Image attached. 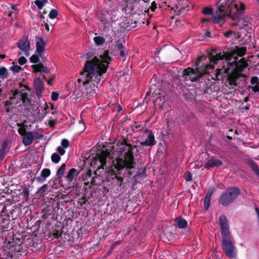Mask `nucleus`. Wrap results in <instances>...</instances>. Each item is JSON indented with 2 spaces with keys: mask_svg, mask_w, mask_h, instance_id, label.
Listing matches in <instances>:
<instances>
[{
  "mask_svg": "<svg viewBox=\"0 0 259 259\" xmlns=\"http://www.w3.org/2000/svg\"><path fill=\"white\" fill-rule=\"evenodd\" d=\"M117 145L122 146L119 148L118 151L119 154H123V157H116L112 161V164L110 166L107 172L110 177H114L117 181L119 185H121L123 181V177L121 176L120 171L125 168L128 174L131 175L130 171L134 168L136 162L133 152V145H132L127 137H122V141H119Z\"/></svg>",
  "mask_w": 259,
  "mask_h": 259,
  "instance_id": "obj_1",
  "label": "nucleus"
},
{
  "mask_svg": "<svg viewBox=\"0 0 259 259\" xmlns=\"http://www.w3.org/2000/svg\"><path fill=\"white\" fill-rule=\"evenodd\" d=\"M100 57L101 59L95 56L92 60L85 62L83 70L80 72L82 77L77 80L79 83L83 81L84 84L91 83L94 87H97L111 61L109 50H105L103 54L100 55Z\"/></svg>",
  "mask_w": 259,
  "mask_h": 259,
  "instance_id": "obj_2",
  "label": "nucleus"
},
{
  "mask_svg": "<svg viewBox=\"0 0 259 259\" xmlns=\"http://www.w3.org/2000/svg\"><path fill=\"white\" fill-rule=\"evenodd\" d=\"M206 60V56H199L195 62V68L189 67L183 70L182 80L184 81L196 82L203 75L209 73L214 69V66L205 62Z\"/></svg>",
  "mask_w": 259,
  "mask_h": 259,
  "instance_id": "obj_3",
  "label": "nucleus"
},
{
  "mask_svg": "<svg viewBox=\"0 0 259 259\" xmlns=\"http://www.w3.org/2000/svg\"><path fill=\"white\" fill-rule=\"evenodd\" d=\"M245 6L243 3H240V7L236 3H232L229 5L221 4L218 7L220 14L218 13L213 14L211 17V22L213 24H218L220 26L225 22V17L227 15L233 20H239L244 11Z\"/></svg>",
  "mask_w": 259,
  "mask_h": 259,
  "instance_id": "obj_4",
  "label": "nucleus"
},
{
  "mask_svg": "<svg viewBox=\"0 0 259 259\" xmlns=\"http://www.w3.org/2000/svg\"><path fill=\"white\" fill-rule=\"evenodd\" d=\"M110 155V152L107 150H102L97 153L96 155L92 158V161L91 163V166L93 167L94 170V175L95 176L92 178L91 183L92 185H96V178L100 176V174H98V171L101 169L103 170L104 166L107 164V158Z\"/></svg>",
  "mask_w": 259,
  "mask_h": 259,
  "instance_id": "obj_5",
  "label": "nucleus"
},
{
  "mask_svg": "<svg viewBox=\"0 0 259 259\" xmlns=\"http://www.w3.org/2000/svg\"><path fill=\"white\" fill-rule=\"evenodd\" d=\"M240 194L239 188L233 187L228 188L223 192L219 198V202L224 206L232 203Z\"/></svg>",
  "mask_w": 259,
  "mask_h": 259,
  "instance_id": "obj_6",
  "label": "nucleus"
},
{
  "mask_svg": "<svg viewBox=\"0 0 259 259\" xmlns=\"http://www.w3.org/2000/svg\"><path fill=\"white\" fill-rule=\"evenodd\" d=\"M222 249L225 254L231 258H235L237 255L235 240L231 234L222 236Z\"/></svg>",
  "mask_w": 259,
  "mask_h": 259,
  "instance_id": "obj_7",
  "label": "nucleus"
},
{
  "mask_svg": "<svg viewBox=\"0 0 259 259\" xmlns=\"http://www.w3.org/2000/svg\"><path fill=\"white\" fill-rule=\"evenodd\" d=\"M226 65V67L224 65L222 68L218 69L216 74H228L230 72L231 69L235 70L236 69H242L245 68L247 67L248 63L246 59L244 58H242L238 62L237 61V59H234V60L231 62L230 61L227 62Z\"/></svg>",
  "mask_w": 259,
  "mask_h": 259,
  "instance_id": "obj_8",
  "label": "nucleus"
},
{
  "mask_svg": "<svg viewBox=\"0 0 259 259\" xmlns=\"http://www.w3.org/2000/svg\"><path fill=\"white\" fill-rule=\"evenodd\" d=\"M207 60L205 62L212 65L218 63L219 60L226 61L227 62V52L218 53L216 49H211L206 50Z\"/></svg>",
  "mask_w": 259,
  "mask_h": 259,
  "instance_id": "obj_9",
  "label": "nucleus"
},
{
  "mask_svg": "<svg viewBox=\"0 0 259 259\" xmlns=\"http://www.w3.org/2000/svg\"><path fill=\"white\" fill-rule=\"evenodd\" d=\"M174 7H170L171 10L178 13L180 15L183 11L188 10L191 6L189 0H174Z\"/></svg>",
  "mask_w": 259,
  "mask_h": 259,
  "instance_id": "obj_10",
  "label": "nucleus"
},
{
  "mask_svg": "<svg viewBox=\"0 0 259 259\" xmlns=\"http://www.w3.org/2000/svg\"><path fill=\"white\" fill-rule=\"evenodd\" d=\"M246 48L245 47L235 46L233 50L227 52V62L230 61L232 59H238L237 56L242 57L245 54Z\"/></svg>",
  "mask_w": 259,
  "mask_h": 259,
  "instance_id": "obj_11",
  "label": "nucleus"
},
{
  "mask_svg": "<svg viewBox=\"0 0 259 259\" xmlns=\"http://www.w3.org/2000/svg\"><path fill=\"white\" fill-rule=\"evenodd\" d=\"M82 85L81 92L82 95L85 98H89L91 97L94 96L96 95L95 87L91 83H88L87 84L83 83V81H81Z\"/></svg>",
  "mask_w": 259,
  "mask_h": 259,
  "instance_id": "obj_12",
  "label": "nucleus"
},
{
  "mask_svg": "<svg viewBox=\"0 0 259 259\" xmlns=\"http://www.w3.org/2000/svg\"><path fill=\"white\" fill-rule=\"evenodd\" d=\"M219 222L221 227L222 236L231 234L229 230L228 221L225 215L222 214L220 217Z\"/></svg>",
  "mask_w": 259,
  "mask_h": 259,
  "instance_id": "obj_13",
  "label": "nucleus"
},
{
  "mask_svg": "<svg viewBox=\"0 0 259 259\" xmlns=\"http://www.w3.org/2000/svg\"><path fill=\"white\" fill-rule=\"evenodd\" d=\"M18 48L22 52H26V56H28V51L30 48V42L28 36H24L17 43Z\"/></svg>",
  "mask_w": 259,
  "mask_h": 259,
  "instance_id": "obj_14",
  "label": "nucleus"
},
{
  "mask_svg": "<svg viewBox=\"0 0 259 259\" xmlns=\"http://www.w3.org/2000/svg\"><path fill=\"white\" fill-rule=\"evenodd\" d=\"M146 132L148 133V135L145 141L143 142H140L141 146H150L152 147L156 144V142L155 140V137L154 133L149 131L146 130Z\"/></svg>",
  "mask_w": 259,
  "mask_h": 259,
  "instance_id": "obj_15",
  "label": "nucleus"
},
{
  "mask_svg": "<svg viewBox=\"0 0 259 259\" xmlns=\"http://www.w3.org/2000/svg\"><path fill=\"white\" fill-rule=\"evenodd\" d=\"M35 93L37 97H42V92L45 89L44 82L40 77L36 78L34 80Z\"/></svg>",
  "mask_w": 259,
  "mask_h": 259,
  "instance_id": "obj_16",
  "label": "nucleus"
},
{
  "mask_svg": "<svg viewBox=\"0 0 259 259\" xmlns=\"http://www.w3.org/2000/svg\"><path fill=\"white\" fill-rule=\"evenodd\" d=\"M222 161L216 156H212L205 164L204 168L209 169L214 167H219L222 165Z\"/></svg>",
  "mask_w": 259,
  "mask_h": 259,
  "instance_id": "obj_17",
  "label": "nucleus"
},
{
  "mask_svg": "<svg viewBox=\"0 0 259 259\" xmlns=\"http://www.w3.org/2000/svg\"><path fill=\"white\" fill-rule=\"evenodd\" d=\"M66 164L63 163L57 170L56 172L57 178H55L54 180L53 181L54 185H59L61 184V183L62 181V178L64 175V173L66 169Z\"/></svg>",
  "mask_w": 259,
  "mask_h": 259,
  "instance_id": "obj_18",
  "label": "nucleus"
},
{
  "mask_svg": "<svg viewBox=\"0 0 259 259\" xmlns=\"http://www.w3.org/2000/svg\"><path fill=\"white\" fill-rule=\"evenodd\" d=\"M36 52L40 57H42V54L45 51L46 42L42 37L39 36L36 37Z\"/></svg>",
  "mask_w": 259,
  "mask_h": 259,
  "instance_id": "obj_19",
  "label": "nucleus"
},
{
  "mask_svg": "<svg viewBox=\"0 0 259 259\" xmlns=\"http://www.w3.org/2000/svg\"><path fill=\"white\" fill-rule=\"evenodd\" d=\"M138 21L134 18L126 19L122 23V27L125 30L129 31L132 28L137 26Z\"/></svg>",
  "mask_w": 259,
  "mask_h": 259,
  "instance_id": "obj_20",
  "label": "nucleus"
},
{
  "mask_svg": "<svg viewBox=\"0 0 259 259\" xmlns=\"http://www.w3.org/2000/svg\"><path fill=\"white\" fill-rule=\"evenodd\" d=\"M215 191V188L213 187H209L205 195L204 199V207L205 210H208L210 204V198L212 194Z\"/></svg>",
  "mask_w": 259,
  "mask_h": 259,
  "instance_id": "obj_21",
  "label": "nucleus"
},
{
  "mask_svg": "<svg viewBox=\"0 0 259 259\" xmlns=\"http://www.w3.org/2000/svg\"><path fill=\"white\" fill-rule=\"evenodd\" d=\"M51 175V170L49 168H45L42 169L40 176L35 178L36 180L39 182L42 183L46 181L47 178Z\"/></svg>",
  "mask_w": 259,
  "mask_h": 259,
  "instance_id": "obj_22",
  "label": "nucleus"
},
{
  "mask_svg": "<svg viewBox=\"0 0 259 259\" xmlns=\"http://www.w3.org/2000/svg\"><path fill=\"white\" fill-rule=\"evenodd\" d=\"M33 133L32 132H27L23 138V143L25 146L30 145L33 141Z\"/></svg>",
  "mask_w": 259,
  "mask_h": 259,
  "instance_id": "obj_23",
  "label": "nucleus"
},
{
  "mask_svg": "<svg viewBox=\"0 0 259 259\" xmlns=\"http://www.w3.org/2000/svg\"><path fill=\"white\" fill-rule=\"evenodd\" d=\"M175 222V226L179 229H185L188 226L187 221L181 217L176 218Z\"/></svg>",
  "mask_w": 259,
  "mask_h": 259,
  "instance_id": "obj_24",
  "label": "nucleus"
},
{
  "mask_svg": "<svg viewBox=\"0 0 259 259\" xmlns=\"http://www.w3.org/2000/svg\"><path fill=\"white\" fill-rule=\"evenodd\" d=\"M20 101L22 102V103L25 106L29 107L32 105L31 100L28 98V93L24 92L23 90L22 91L21 95Z\"/></svg>",
  "mask_w": 259,
  "mask_h": 259,
  "instance_id": "obj_25",
  "label": "nucleus"
},
{
  "mask_svg": "<svg viewBox=\"0 0 259 259\" xmlns=\"http://www.w3.org/2000/svg\"><path fill=\"white\" fill-rule=\"evenodd\" d=\"M79 171L74 168H71L68 172L65 179L69 182H71L75 177L78 175Z\"/></svg>",
  "mask_w": 259,
  "mask_h": 259,
  "instance_id": "obj_26",
  "label": "nucleus"
},
{
  "mask_svg": "<svg viewBox=\"0 0 259 259\" xmlns=\"http://www.w3.org/2000/svg\"><path fill=\"white\" fill-rule=\"evenodd\" d=\"M228 81L229 84L231 85H234L235 87L237 86V80L238 79V76L237 74L234 73H228Z\"/></svg>",
  "mask_w": 259,
  "mask_h": 259,
  "instance_id": "obj_27",
  "label": "nucleus"
},
{
  "mask_svg": "<svg viewBox=\"0 0 259 259\" xmlns=\"http://www.w3.org/2000/svg\"><path fill=\"white\" fill-rule=\"evenodd\" d=\"M11 92L13 93V96H11L9 99L11 100H14L15 99H17L16 101L14 103L15 105L18 104L20 102L21 95L22 93V91H19L17 90H12Z\"/></svg>",
  "mask_w": 259,
  "mask_h": 259,
  "instance_id": "obj_28",
  "label": "nucleus"
},
{
  "mask_svg": "<svg viewBox=\"0 0 259 259\" xmlns=\"http://www.w3.org/2000/svg\"><path fill=\"white\" fill-rule=\"evenodd\" d=\"M157 9V4L155 1H153L148 7L145 8V13L149 15L150 12H154Z\"/></svg>",
  "mask_w": 259,
  "mask_h": 259,
  "instance_id": "obj_29",
  "label": "nucleus"
},
{
  "mask_svg": "<svg viewBox=\"0 0 259 259\" xmlns=\"http://www.w3.org/2000/svg\"><path fill=\"white\" fill-rule=\"evenodd\" d=\"M248 163L252 170L254 172L258 177H259V167L257 163L251 160H249Z\"/></svg>",
  "mask_w": 259,
  "mask_h": 259,
  "instance_id": "obj_30",
  "label": "nucleus"
},
{
  "mask_svg": "<svg viewBox=\"0 0 259 259\" xmlns=\"http://www.w3.org/2000/svg\"><path fill=\"white\" fill-rule=\"evenodd\" d=\"M47 192H49V185L46 184L40 187L36 193L40 196H43Z\"/></svg>",
  "mask_w": 259,
  "mask_h": 259,
  "instance_id": "obj_31",
  "label": "nucleus"
},
{
  "mask_svg": "<svg viewBox=\"0 0 259 259\" xmlns=\"http://www.w3.org/2000/svg\"><path fill=\"white\" fill-rule=\"evenodd\" d=\"M147 177L146 170L144 168L142 172H138L134 176L135 181H137L139 179H144Z\"/></svg>",
  "mask_w": 259,
  "mask_h": 259,
  "instance_id": "obj_32",
  "label": "nucleus"
},
{
  "mask_svg": "<svg viewBox=\"0 0 259 259\" xmlns=\"http://www.w3.org/2000/svg\"><path fill=\"white\" fill-rule=\"evenodd\" d=\"M12 64L13 66L10 67V70L13 71L14 73H19L22 70L21 67L16 64L14 62H13Z\"/></svg>",
  "mask_w": 259,
  "mask_h": 259,
  "instance_id": "obj_33",
  "label": "nucleus"
},
{
  "mask_svg": "<svg viewBox=\"0 0 259 259\" xmlns=\"http://www.w3.org/2000/svg\"><path fill=\"white\" fill-rule=\"evenodd\" d=\"M94 40L95 44L97 46H101L103 45L105 41V38L101 36L94 37Z\"/></svg>",
  "mask_w": 259,
  "mask_h": 259,
  "instance_id": "obj_34",
  "label": "nucleus"
},
{
  "mask_svg": "<svg viewBox=\"0 0 259 259\" xmlns=\"http://www.w3.org/2000/svg\"><path fill=\"white\" fill-rule=\"evenodd\" d=\"M9 72L7 68L5 67H2L0 68V78L4 79L8 77Z\"/></svg>",
  "mask_w": 259,
  "mask_h": 259,
  "instance_id": "obj_35",
  "label": "nucleus"
},
{
  "mask_svg": "<svg viewBox=\"0 0 259 259\" xmlns=\"http://www.w3.org/2000/svg\"><path fill=\"white\" fill-rule=\"evenodd\" d=\"M42 67L43 64L41 63L31 65V68L33 69L34 72H41V68Z\"/></svg>",
  "mask_w": 259,
  "mask_h": 259,
  "instance_id": "obj_36",
  "label": "nucleus"
},
{
  "mask_svg": "<svg viewBox=\"0 0 259 259\" xmlns=\"http://www.w3.org/2000/svg\"><path fill=\"white\" fill-rule=\"evenodd\" d=\"M131 127L134 131L136 130L137 132L142 131L144 129V127L141 124H139L136 122H134L133 124H132Z\"/></svg>",
  "mask_w": 259,
  "mask_h": 259,
  "instance_id": "obj_37",
  "label": "nucleus"
},
{
  "mask_svg": "<svg viewBox=\"0 0 259 259\" xmlns=\"http://www.w3.org/2000/svg\"><path fill=\"white\" fill-rule=\"evenodd\" d=\"M22 195L25 200L27 201L29 199V190L27 187H25L22 192Z\"/></svg>",
  "mask_w": 259,
  "mask_h": 259,
  "instance_id": "obj_38",
  "label": "nucleus"
},
{
  "mask_svg": "<svg viewBox=\"0 0 259 259\" xmlns=\"http://www.w3.org/2000/svg\"><path fill=\"white\" fill-rule=\"evenodd\" d=\"M61 159L60 155L57 153H54L51 156V160L55 163H58Z\"/></svg>",
  "mask_w": 259,
  "mask_h": 259,
  "instance_id": "obj_39",
  "label": "nucleus"
},
{
  "mask_svg": "<svg viewBox=\"0 0 259 259\" xmlns=\"http://www.w3.org/2000/svg\"><path fill=\"white\" fill-rule=\"evenodd\" d=\"M51 235L55 239H59L61 237L62 231L59 230H54L51 232Z\"/></svg>",
  "mask_w": 259,
  "mask_h": 259,
  "instance_id": "obj_40",
  "label": "nucleus"
},
{
  "mask_svg": "<svg viewBox=\"0 0 259 259\" xmlns=\"http://www.w3.org/2000/svg\"><path fill=\"white\" fill-rule=\"evenodd\" d=\"M40 56L38 55H32L30 58V61L33 63H37L39 61V57Z\"/></svg>",
  "mask_w": 259,
  "mask_h": 259,
  "instance_id": "obj_41",
  "label": "nucleus"
},
{
  "mask_svg": "<svg viewBox=\"0 0 259 259\" xmlns=\"http://www.w3.org/2000/svg\"><path fill=\"white\" fill-rule=\"evenodd\" d=\"M213 9L210 7H205L203 9L202 12L204 15H212L213 14Z\"/></svg>",
  "mask_w": 259,
  "mask_h": 259,
  "instance_id": "obj_42",
  "label": "nucleus"
},
{
  "mask_svg": "<svg viewBox=\"0 0 259 259\" xmlns=\"http://www.w3.org/2000/svg\"><path fill=\"white\" fill-rule=\"evenodd\" d=\"M115 47L118 51L124 49V47L120 39L115 41Z\"/></svg>",
  "mask_w": 259,
  "mask_h": 259,
  "instance_id": "obj_43",
  "label": "nucleus"
},
{
  "mask_svg": "<svg viewBox=\"0 0 259 259\" xmlns=\"http://www.w3.org/2000/svg\"><path fill=\"white\" fill-rule=\"evenodd\" d=\"M98 17H99V20L101 21V22L103 24H107L108 23V20L106 18V17L105 16V15H104L103 14L101 13L99 15Z\"/></svg>",
  "mask_w": 259,
  "mask_h": 259,
  "instance_id": "obj_44",
  "label": "nucleus"
},
{
  "mask_svg": "<svg viewBox=\"0 0 259 259\" xmlns=\"http://www.w3.org/2000/svg\"><path fill=\"white\" fill-rule=\"evenodd\" d=\"M58 15V12L57 10L56 9H52L49 15V17L52 19H55Z\"/></svg>",
  "mask_w": 259,
  "mask_h": 259,
  "instance_id": "obj_45",
  "label": "nucleus"
},
{
  "mask_svg": "<svg viewBox=\"0 0 259 259\" xmlns=\"http://www.w3.org/2000/svg\"><path fill=\"white\" fill-rule=\"evenodd\" d=\"M185 179L186 182H190L192 181V175L190 171H187L185 173Z\"/></svg>",
  "mask_w": 259,
  "mask_h": 259,
  "instance_id": "obj_46",
  "label": "nucleus"
},
{
  "mask_svg": "<svg viewBox=\"0 0 259 259\" xmlns=\"http://www.w3.org/2000/svg\"><path fill=\"white\" fill-rule=\"evenodd\" d=\"M61 145L64 148L68 147L69 146V141L66 139H63L61 141Z\"/></svg>",
  "mask_w": 259,
  "mask_h": 259,
  "instance_id": "obj_47",
  "label": "nucleus"
},
{
  "mask_svg": "<svg viewBox=\"0 0 259 259\" xmlns=\"http://www.w3.org/2000/svg\"><path fill=\"white\" fill-rule=\"evenodd\" d=\"M250 83L252 85L259 84V79L257 76H252L250 79Z\"/></svg>",
  "mask_w": 259,
  "mask_h": 259,
  "instance_id": "obj_48",
  "label": "nucleus"
},
{
  "mask_svg": "<svg viewBox=\"0 0 259 259\" xmlns=\"http://www.w3.org/2000/svg\"><path fill=\"white\" fill-rule=\"evenodd\" d=\"M87 201L86 196L84 195L82 196L81 198L79 199L78 203L80 204V206H82L85 204Z\"/></svg>",
  "mask_w": 259,
  "mask_h": 259,
  "instance_id": "obj_49",
  "label": "nucleus"
},
{
  "mask_svg": "<svg viewBox=\"0 0 259 259\" xmlns=\"http://www.w3.org/2000/svg\"><path fill=\"white\" fill-rule=\"evenodd\" d=\"M222 33L226 37L230 38L232 34L234 33V31L230 30L226 32H223Z\"/></svg>",
  "mask_w": 259,
  "mask_h": 259,
  "instance_id": "obj_50",
  "label": "nucleus"
},
{
  "mask_svg": "<svg viewBox=\"0 0 259 259\" xmlns=\"http://www.w3.org/2000/svg\"><path fill=\"white\" fill-rule=\"evenodd\" d=\"M59 97V94L55 92H53L51 94V99L53 101H57Z\"/></svg>",
  "mask_w": 259,
  "mask_h": 259,
  "instance_id": "obj_51",
  "label": "nucleus"
},
{
  "mask_svg": "<svg viewBox=\"0 0 259 259\" xmlns=\"http://www.w3.org/2000/svg\"><path fill=\"white\" fill-rule=\"evenodd\" d=\"M27 62L26 59L23 57H20L19 59H18V63L20 65H23L24 64H25Z\"/></svg>",
  "mask_w": 259,
  "mask_h": 259,
  "instance_id": "obj_52",
  "label": "nucleus"
},
{
  "mask_svg": "<svg viewBox=\"0 0 259 259\" xmlns=\"http://www.w3.org/2000/svg\"><path fill=\"white\" fill-rule=\"evenodd\" d=\"M34 3L38 9H41L42 8L44 4L40 1V0H36Z\"/></svg>",
  "mask_w": 259,
  "mask_h": 259,
  "instance_id": "obj_53",
  "label": "nucleus"
},
{
  "mask_svg": "<svg viewBox=\"0 0 259 259\" xmlns=\"http://www.w3.org/2000/svg\"><path fill=\"white\" fill-rule=\"evenodd\" d=\"M19 134L24 136L25 134L27 133L25 127H22V128H19L18 131Z\"/></svg>",
  "mask_w": 259,
  "mask_h": 259,
  "instance_id": "obj_54",
  "label": "nucleus"
},
{
  "mask_svg": "<svg viewBox=\"0 0 259 259\" xmlns=\"http://www.w3.org/2000/svg\"><path fill=\"white\" fill-rule=\"evenodd\" d=\"M34 139H41L44 137V135L42 134H39L38 132H34L33 133Z\"/></svg>",
  "mask_w": 259,
  "mask_h": 259,
  "instance_id": "obj_55",
  "label": "nucleus"
},
{
  "mask_svg": "<svg viewBox=\"0 0 259 259\" xmlns=\"http://www.w3.org/2000/svg\"><path fill=\"white\" fill-rule=\"evenodd\" d=\"M57 151L59 153L60 155H63L65 153V150L64 148L61 146L58 147Z\"/></svg>",
  "mask_w": 259,
  "mask_h": 259,
  "instance_id": "obj_56",
  "label": "nucleus"
},
{
  "mask_svg": "<svg viewBox=\"0 0 259 259\" xmlns=\"http://www.w3.org/2000/svg\"><path fill=\"white\" fill-rule=\"evenodd\" d=\"M8 142L7 141H5L2 143V148L1 149L6 151L7 149V147H8Z\"/></svg>",
  "mask_w": 259,
  "mask_h": 259,
  "instance_id": "obj_57",
  "label": "nucleus"
},
{
  "mask_svg": "<svg viewBox=\"0 0 259 259\" xmlns=\"http://www.w3.org/2000/svg\"><path fill=\"white\" fill-rule=\"evenodd\" d=\"M14 100H11L10 99L8 100H7L5 102L4 106L5 107H10L12 104L14 103Z\"/></svg>",
  "mask_w": 259,
  "mask_h": 259,
  "instance_id": "obj_58",
  "label": "nucleus"
},
{
  "mask_svg": "<svg viewBox=\"0 0 259 259\" xmlns=\"http://www.w3.org/2000/svg\"><path fill=\"white\" fill-rule=\"evenodd\" d=\"M45 106L44 107V111H43V112H44L43 117L47 115V114L48 112V110L49 109V106L46 102L45 103Z\"/></svg>",
  "mask_w": 259,
  "mask_h": 259,
  "instance_id": "obj_59",
  "label": "nucleus"
},
{
  "mask_svg": "<svg viewBox=\"0 0 259 259\" xmlns=\"http://www.w3.org/2000/svg\"><path fill=\"white\" fill-rule=\"evenodd\" d=\"M6 151L0 149V160H3L6 156Z\"/></svg>",
  "mask_w": 259,
  "mask_h": 259,
  "instance_id": "obj_60",
  "label": "nucleus"
},
{
  "mask_svg": "<svg viewBox=\"0 0 259 259\" xmlns=\"http://www.w3.org/2000/svg\"><path fill=\"white\" fill-rule=\"evenodd\" d=\"M252 90L254 93H259V84H256L255 86H253V87L252 88Z\"/></svg>",
  "mask_w": 259,
  "mask_h": 259,
  "instance_id": "obj_61",
  "label": "nucleus"
},
{
  "mask_svg": "<svg viewBox=\"0 0 259 259\" xmlns=\"http://www.w3.org/2000/svg\"><path fill=\"white\" fill-rule=\"evenodd\" d=\"M56 123V121L55 120H50L49 121V125L51 127H54Z\"/></svg>",
  "mask_w": 259,
  "mask_h": 259,
  "instance_id": "obj_62",
  "label": "nucleus"
},
{
  "mask_svg": "<svg viewBox=\"0 0 259 259\" xmlns=\"http://www.w3.org/2000/svg\"><path fill=\"white\" fill-rule=\"evenodd\" d=\"M42 26H44L45 28H46V29L48 31H49V30H50L49 25L48 24V23H47L45 21H44V23L42 24Z\"/></svg>",
  "mask_w": 259,
  "mask_h": 259,
  "instance_id": "obj_63",
  "label": "nucleus"
},
{
  "mask_svg": "<svg viewBox=\"0 0 259 259\" xmlns=\"http://www.w3.org/2000/svg\"><path fill=\"white\" fill-rule=\"evenodd\" d=\"M50 69L48 67H45L43 65V67L41 68V72H45L46 73H48Z\"/></svg>",
  "mask_w": 259,
  "mask_h": 259,
  "instance_id": "obj_64",
  "label": "nucleus"
}]
</instances>
